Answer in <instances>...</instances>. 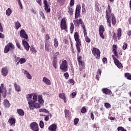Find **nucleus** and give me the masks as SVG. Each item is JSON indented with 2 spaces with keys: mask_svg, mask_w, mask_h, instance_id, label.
<instances>
[{
  "mask_svg": "<svg viewBox=\"0 0 131 131\" xmlns=\"http://www.w3.org/2000/svg\"><path fill=\"white\" fill-rule=\"evenodd\" d=\"M92 54L95 57L96 59H100L101 52L99 49L94 47L92 49Z\"/></svg>",
  "mask_w": 131,
  "mask_h": 131,
  "instance_id": "nucleus-8",
  "label": "nucleus"
},
{
  "mask_svg": "<svg viewBox=\"0 0 131 131\" xmlns=\"http://www.w3.org/2000/svg\"><path fill=\"white\" fill-rule=\"evenodd\" d=\"M2 74L3 76H6L8 75V74L9 73V70L8 69V68H3L1 70Z\"/></svg>",
  "mask_w": 131,
  "mask_h": 131,
  "instance_id": "nucleus-18",
  "label": "nucleus"
},
{
  "mask_svg": "<svg viewBox=\"0 0 131 131\" xmlns=\"http://www.w3.org/2000/svg\"><path fill=\"white\" fill-rule=\"evenodd\" d=\"M102 62L103 64H106V63L108 62V60H107V58L104 57L103 58H102Z\"/></svg>",
  "mask_w": 131,
  "mask_h": 131,
  "instance_id": "nucleus-57",
  "label": "nucleus"
},
{
  "mask_svg": "<svg viewBox=\"0 0 131 131\" xmlns=\"http://www.w3.org/2000/svg\"><path fill=\"white\" fill-rule=\"evenodd\" d=\"M117 32V34L115 33V32L113 33V39H114L115 41H117V38L119 40L120 39L122 35V30H121V28H118Z\"/></svg>",
  "mask_w": 131,
  "mask_h": 131,
  "instance_id": "nucleus-4",
  "label": "nucleus"
},
{
  "mask_svg": "<svg viewBox=\"0 0 131 131\" xmlns=\"http://www.w3.org/2000/svg\"><path fill=\"white\" fill-rule=\"evenodd\" d=\"M127 43L124 42L122 47L123 50H126V49H127Z\"/></svg>",
  "mask_w": 131,
  "mask_h": 131,
  "instance_id": "nucleus-50",
  "label": "nucleus"
},
{
  "mask_svg": "<svg viewBox=\"0 0 131 131\" xmlns=\"http://www.w3.org/2000/svg\"><path fill=\"white\" fill-rule=\"evenodd\" d=\"M57 124H52L49 127L48 129L50 131H57Z\"/></svg>",
  "mask_w": 131,
  "mask_h": 131,
  "instance_id": "nucleus-21",
  "label": "nucleus"
},
{
  "mask_svg": "<svg viewBox=\"0 0 131 131\" xmlns=\"http://www.w3.org/2000/svg\"><path fill=\"white\" fill-rule=\"evenodd\" d=\"M59 97L60 99H62V100H63L64 103H66L67 99H66V96H65V94L60 93L59 94Z\"/></svg>",
  "mask_w": 131,
  "mask_h": 131,
  "instance_id": "nucleus-27",
  "label": "nucleus"
},
{
  "mask_svg": "<svg viewBox=\"0 0 131 131\" xmlns=\"http://www.w3.org/2000/svg\"><path fill=\"white\" fill-rule=\"evenodd\" d=\"M66 118H69L70 117V112L69 110L65 109L64 111Z\"/></svg>",
  "mask_w": 131,
  "mask_h": 131,
  "instance_id": "nucleus-30",
  "label": "nucleus"
},
{
  "mask_svg": "<svg viewBox=\"0 0 131 131\" xmlns=\"http://www.w3.org/2000/svg\"><path fill=\"white\" fill-rule=\"evenodd\" d=\"M74 39L76 42V49L77 51V53L79 54L80 52H81V49H80V47L81 46V41L80 39H79V34L78 32H76L74 34Z\"/></svg>",
  "mask_w": 131,
  "mask_h": 131,
  "instance_id": "nucleus-2",
  "label": "nucleus"
},
{
  "mask_svg": "<svg viewBox=\"0 0 131 131\" xmlns=\"http://www.w3.org/2000/svg\"><path fill=\"white\" fill-rule=\"evenodd\" d=\"M124 76L128 80H130V79H131V74H130V73H125L124 74Z\"/></svg>",
  "mask_w": 131,
  "mask_h": 131,
  "instance_id": "nucleus-35",
  "label": "nucleus"
},
{
  "mask_svg": "<svg viewBox=\"0 0 131 131\" xmlns=\"http://www.w3.org/2000/svg\"><path fill=\"white\" fill-rule=\"evenodd\" d=\"M83 34L85 37V41H86V42H88L89 43L91 42V38H90L89 36H88V32H86V30L83 31Z\"/></svg>",
  "mask_w": 131,
  "mask_h": 131,
  "instance_id": "nucleus-20",
  "label": "nucleus"
},
{
  "mask_svg": "<svg viewBox=\"0 0 131 131\" xmlns=\"http://www.w3.org/2000/svg\"><path fill=\"white\" fill-rule=\"evenodd\" d=\"M79 121V119H78V118L74 119V122L75 125H76L77 124V123H78Z\"/></svg>",
  "mask_w": 131,
  "mask_h": 131,
  "instance_id": "nucleus-52",
  "label": "nucleus"
},
{
  "mask_svg": "<svg viewBox=\"0 0 131 131\" xmlns=\"http://www.w3.org/2000/svg\"><path fill=\"white\" fill-rule=\"evenodd\" d=\"M8 122L10 123V125H14L16 123V119L14 118H10L8 120Z\"/></svg>",
  "mask_w": 131,
  "mask_h": 131,
  "instance_id": "nucleus-24",
  "label": "nucleus"
},
{
  "mask_svg": "<svg viewBox=\"0 0 131 131\" xmlns=\"http://www.w3.org/2000/svg\"><path fill=\"white\" fill-rule=\"evenodd\" d=\"M2 94H3V98L6 99V97H7V89L4 88V84H1L0 86V105H1V101L2 98Z\"/></svg>",
  "mask_w": 131,
  "mask_h": 131,
  "instance_id": "nucleus-10",
  "label": "nucleus"
},
{
  "mask_svg": "<svg viewBox=\"0 0 131 131\" xmlns=\"http://www.w3.org/2000/svg\"><path fill=\"white\" fill-rule=\"evenodd\" d=\"M52 65L55 69H57V60H53Z\"/></svg>",
  "mask_w": 131,
  "mask_h": 131,
  "instance_id": "nucleus-47",
  "label": "nucleus"
},
{
  "mask_svg": "<svg viewBox=\"0 0 131 131\" xmlns=\"http://www.w3.org/2000/svg\"><path fill=\"white\" fill-rule=\"evenodd\" d=\"M112 57L114 60V62L116 65V66L118 67V68H119V69H121V68H123V66H122V64L120 61H119V60L115 57V56L114 55H112Z\"/></svg>",
  "mask_w": 131,
  "mask_h": 131,
  "instance_id": "nucleus-11",
  "label": "nucleus"
},
{
  "mask_svg": "<svg viewBox=\"0 0 131 131\" xmlns=\"http://www.w3.org/2000/svg\"><path fill=\"white\" fill-rule=\"evenodd\" d=\"M46 40H49L50 38V35L48 34H47L45 36Z\"/></svg>",
  "mask_w": 131,
  "mask_h": 131,
  "instance_id": "nucleus-60",
  "label": "nucleus"
},
{
  "mask_svg": "<svg viewBox=\"0 0 131 131\" xmlns=\"http://www.w3.org/2000/svg\"><path fill=\"white\" fill-rule=\"evenodd\" d=\"M34 106L35 107V108H38L40 107V104L38 103H34Z\"/></svg>",
  "mask_w": 131,
  "mask_h": 131,
  "instance_id": "nucleus-56",
  "label": "nucleus"
},
{
  "mask_svg": "<svg viewBox=\"0 0 131 131\" xmlns=\"http://www.w3.org/2000/svg\"><path fill=\"white\" fill-rule=\"evenodd\" d=\"M19 36L21 37V38H25V39H26L27 41H29V39H28V35H27L26 32H25L24 29L20 30L19 33Z\"/></svg>",
  "mask_w": 131,
  "mask_h": 131,
  "instance_id": "nucleus-13",
  "label": "nucleus"
},
{
  "mask_svg": "<svg viewBox=\"0 0 131 131\" xmlns=\"http://www.w3.org/2000/svg\"><path fill=\"white\" fill-rule=\"evenodd\" d=\"M102 74V71H101V70L100 69H98L97 70V74L98 75H100L101 76V74Z\"/></svg>",
  "mask_w": 131,
  "mask_h": 131,
  "instance_id": "nucleus-64",
  "label": "nucleus"
},
{
  "mask_svg": "<svg viewBox=\"0 0 131 131\" xmlns=\"http://www.w3.org/2000/svg\"><path fill=\"white\" fill-rule=\"evenodd\" d=\"M15 50V46H14L11 42L8 43L4 48V53L7 54L10 51H14Z\"/></svg>",
  "mask_w": 131,
  "mask_h": 131,
  "instance_id": "nucleus-7",
  "label": "nucleus"
},
{
  "mask_svg": "<svg viewBox=\"0 0 131 131\" xmlns=\"http://www.w3.org/2000/svg\"><path fill=\"white\" fill-rule=\"evenodd\" d=\"M30 51L33 54H35L37 51H36V49L33 47V46H31L30 47Z\"/></svg>",
  "mask_w": 131,
  "mask_h": 131,
  "instance_id": "nucleus-38",
  "label": "nucleus"
},
{
  "mask_svg": "<svg viewBox=\"0 0 131 131\" xmlns=\"http://www.w3.org/2000/svg\"><path fill=\"white\" fill-rule=\"evenodd\" d=\"M91 119L92 120H94L95 117L94 116V113L93 112L91 113Z\"/></svg>",
  "mask_w": 131,
  "mask_h": 131,
  "instance_id": "nucleus-59",
  "label": "nucleus"
},
{
  "mask_svg": "<svg viewBox=\"0 0 131 131\" xmlns=\"http://www.w3.org/2000/svg\"><path fill=\"white\" fill-rule=\"evenodd\" d=\"M22 42L25 50H26V51H29L30 46H29V43H28V42L25 40V39H23Z\"/></svg>",
  "mask_w": 131,
  "mask_h": 131,
  "instance_id": "nucleus-17",
  "label": "nucleus"
},
{
  "mask_svg": "<svg viewBox=\"0 0 131 131\" xmlns=\"http://www.w3.org/2000/svg\"><path fill=\"white\" fill-rule=\"evenodd\" d=\"M60 28L61 30H64L66 32H68V29H67V23H66L65 17H63L60 21Z\"/></svg>",
  "mask_w": 131,
  "mask_h": 131,
  "instance_id": "nucleus-9",
  "label": "nucleus"
},
{
  "mask_svg": "<svg viewBox=\"0 0 131 131\" xmlns=\"http://www.w3.org/2000/svg\"><path fill=\"white\" fill-rule=\"evenodd\" d=\"M6 14L7 16H10L11 14H12V10L10 8H8V9L6 11Z\"/></svg>",
  "mask_w": 131,
  "mask_h": 131,
  "instance_id": "nucleus-37",
  "label": "nucleus"
},
{
  "mask_svg": "<svg viewBox=\"0 0 131 131\" xmlns=\"http://www.w3.org/2000/svg\"><path fill=\"white\" fill-rule=\"evenodd\" d=\"M39 14L42 17V19H45V18H46V16H45V14L43 13V12L42 11H40Z\"/></svg>",
  "mask_w": 131,
  "mask_h": 131,
  "instance_id": "nucleus-53",
  "label": "nucleus"
},
{
  "mask_svg": "<svg viewBox=\"0 0 131 131\" xmlns=\"http://www.w3.org/2000/svg\"><path fill=\"white\" fill-rule=\"evenodd\" d=\"M43 3L44 4L45 11H46V13H50L51 12V8L48 3V1L43 0Z\"/></svg>",
  "mask_w": 131,
  "mask_h": 131,
  "instance_id": "nucleus-14",
  "label": "nucleus"
},
{
  "mask_svg": "<svg viewBox=\"0 0 131 131\" xmlns=\"http://www.w3.org/2000/svg\"><path fill=\"white\" fill-rule=\"evenodd\" d=\"M29 107L31 110H33V109H35L34 106V102H33L32 101H28Z\"/></svg>",
  "mask_w": 131,
  "mask_h": 131,
  "instance_id": "nucleus-25",
  "label": "nucleus"
},
{
  "mask_svg": "<svg viewBox=\"0 0 131 131\" xmlns=\"http://www.w3.org/2000/svg\"><path fill=\"white\" fill-rule=\"evenodd\" d=\"M105 32V28H104V26L101 25L99 27V35L101 38L104 39L105 38V36H104V32Z\"/></svg>",
  "mask_w": 131,
  "mask_h": 131,
  "instance_id": "nucleus-16",
  "label": "nucleus"
},
{
  "mask_svg": "<svg viewBox=\"0 0 131 131\" xmlns=\"http://www.w3.org/2000/svg\"><path fill=\"white\" fill-rule=\"evenodd\" d=\"M73 23L76 27H79V25H81L82 28H83V31L86 30L85 25H84V23H83L82 19L79 18L78 19V18H77L76 20H73Z\"/></svg>",
  "mask_w": 131,
  "mask_h": 131,
  "instance_id": "nucleus-3",
  "label": "nucleus"
},
{
  "mask_svg": "<svg viewBox=\"0 0 131 131\" xmlns=\"http://www.w3.org/2000/svg\"><path fill=\"white\" fill-rule=\"evenodd\" d=\"M19 62L20 64H24V63H25L26 62V59L25 58H21L19 60Z\"/></svg>",
  "mask_w": 131,
  "mask_h": 131,
  "instance_id": "nucleus-40",
  "label": "nucleus"
},
{
  "mask_svg": "<svg viewBox=\"0 0 131 131\" xmlns=\"http://www.w3.org/2000/svg\"><path fill=\"white\" fill-rule=\"evenodd\" d=\"M113 51H114L115 56H116V57L118 59V58H119V56H118V54H117V45H113Z\"/></svg>",
  "mask_w": 131,
  "mask_h": 131,
  "instance_id": "nucleus-22",
  "label": "nucleus"
},
{
  "mask_svg": "<svg viewBox=\"0 0 131 131\" xmlns=\"http://www.w3.org/2000/svg\"><path fill=\"white\" fill-rule=\"evenodd\" d=\"M18 5L20 9H23V6H22V3H21V1H18Z\"/></svg>",
  "mask_w": 131,
  "mask_h": 131,
  "instance_id": "nucleus-62",
  "label": "nucleus"
},
{
  "mask_svg": "<svg viewBox=\"0 0 131 131\" xmlns=\"http://www.w3.org/2000/svg\"><path fill=\"white\" fill-rule=\"evenodd\" d=\"M14 88L16 92H21V86L17 84L16 82L14 83Z\"/></svg>",
  "mask_w": 131,
  "mask_h": 131,
  "instance_id": "nucleus-29",
  "label": "nucleus"
},
{
  "mask_svg": "<svg viewBox=\"0 0 131 131\" xmlns=\"http://www.w3.org/2000/svg\"><path fill=\"white\" fill-rule=\"evenodd\" d=\"M105 19H106L107 25L110 28L112 27L111 21L113 26H115V24H116V18L114 13H112V9H111L110 5H107V9L105 11Z\"/></svg>",
  "mask_w": 131,
  "mask_h": 131,
  "instance_id": "nucleus-1",
  "label": "nucleus"
},
{
  "mask_svg": "<svg viewBox=\"0 0 131 131\" xmlns=\"http://www.w3.org/2000/svg\"><path fill=\"white\" fill-rule=\"evenodd\" d=\"M104 106L106 109H109V108H111V104L108 102H106L104 103Z\"/></svg>",
  "mask_w": 131,
  "mask_h": 131,
  "instance_id": "nucleus-42",
  "label": "nucleus"
},
{
  "mask_svg": "<svg viewBox=\"0 0 131 131\" xmlns=\"http://www.w3.org/2000/svg\"><path fill=\"white\" fill-rule=\"evenodd\" d=\"M31 99H32V95L31 94H28V95H27V101H29V102L30 101H32L31 100Z\"/></svg>",
  "mask_w": 131,
  "mask_h": 131,
  "instance_id": "nucleus-41",
  "label": "nucleus"
},
{
  "mask_svg": "<svg viewBox=\"0 0 131 131\" xmlns=\"http://www.w3.org/2000/svg\"><path fill=\"white\" fill-rule=\"evenodd\" d=\"M58 3L64 5L65 4V0H57Z\"/></svg>",
  "mask_w": 131,
  "mask_h": 131,
  "instance_id": "nucleus-58",
  "label": "nucleus"
},
{
  "mask_svg": "<svg viewBox=\"0 0 131 131\" xmlns=\"http://www.w3.org/2000/svg\"><path fill=\"white\" fill-rule=\"evenodd\" d=\"M24 74H25V75L26 76L27 78H28V79H32V76H31L30 74H29V72H28L27 71L24 70Z\"/></svg>",
  "mask_w": 131,
  "mask_h": 131,
  "instance_id": "nucleus-31",
  "label": "nucleus"
},
{
  "mask_svg": "<svg viewBox=\"0 0 131 131\" xmlns=\"http://www.w3.org/2000/svg\"><path fill=\"white\" fill-rule=\"evenodd\" d=\"M38 102H39L40 104H43V99H42V97H38Z\"/></svg>",
  "mask_w": 131,
  "mask_h": 131,
  "instance_id": "nucleus-51",
  "label": "nucleus"
},
{
  "mask_svg": "<svg viewBox=\"0 0 131 131\" xmlns=\"http://www.w3.org/2000/svg\"><path fill=\"white\" fill-rule=\"evenodd\" d=\"M39 112H44L45 113H47V114H49L50 113V112L46 108H41L39 110Z\"/></svg>",
  "mask_w": 131,
  "mask_h": 131,
  "instance_id": "nucleus-36",
  "label": "nucleus"
},
{
  "mask_svg": "<svg viewBox=\"0 0 131 131\" xmlns=\"http://www.w3.org/2000/svg\"><path fill=\"white\" fill-rule=\"evenodd\" d=\"M36 3L39 5V6H41L42 3H41V0H36Z\"/></svg>",
  "mask_w": 131,
  "mask_h": 131,
  "instance_id": "nucleus-63",
  "label": "nucleus"
},
{
  "mask_svg": "<svg viewBox=\"0 0 131 131\" xmlns=\"http://www.w3.org/2000/svg\"><path fill=\"white\" fill-rule=\"evenodd\" d=\"M3 104L5 108H10V106H11L10 102L9 101V100H8V99H4Z\"/></svg>",
  "mask_w": 131,
  "mask_h": 131,
  "instance_id": "nucleus-23",
  "label": "nucleus"
},
{
  "mask_svg": "<svg viewBox=\"0 0 131 131\" xmlns=\"http://www.w3.org/2000/svg\"><path fill=\"white\" fill-rule=\"evenodd\" d=\"M74 6V0H70V7H73Z\"/></svg>",
  "mask_w": 131,
  "mask_h": 131,
  "instance_id": "nucleus-55",
  "label": "nucleus"
},
{
  "mask_svg": "<svg viewBox=\"0 0 131 131\" xmlns=\"http://www.w3.org/2000/svg\"><path fill=\"white\" fill-rule=\"evenodd\" d=\"M39 126L41 128H43V127H45V123L42 120L39 122Z\"/></svg>",
  "mask_w": 131,
  "mask_h": 131,
  "instance_id": "nucleus-44",
  "label": "nucleus"
},
{
  "mask_svg": "<svg viewBox=\"0 0 131 131\" xmlns=\"http://www.w3.org/2000/svg\"><path fill=\"white\" fill-rule=\"evenodd\" d=\"M70 31L71 33H73V31H74V25L73 23H70Z\"/></svg>",
  "mask_w": 131,
  "mask_h": 131,
  "instance_id": "nucleus-34",
  "label": "nucleus"
},
{
  "mask_svg": "<svg viewBox=\"0 0 131 131\" xmlns=\"http://www.w3.org/2000/svg\"><path fill=\"white\" fill-rule=\"evenodd\" d=\"M86 108L85 107L83 106L81 110V113H86Z\"/></svg>",
  "mask_w": 131,
  "mask_h": 131,
  "instance_id": "nucleus-49",
  "label": "nucleus"
},
{
  "mask_svg": "<svg viewBox=\"0 0 131 131\" xmlns=\"http://www.w3.org/2000/svg\"><path fill=\"white\" fill-rule=\"evenodd\" d=\"M68 12L70 16H72L73 15V8L70 6L68 7Z\"/></svg>",
  "mask_w": 131,
  "mask_h": 131,
  "instance_id": "nucleus-33",
  "label": "nucleus"
},
{
  "mask_svg": "<svg viewBox=\"0 0 131 131\" xmlns=\"http://www.w3.org/2000/svg\"><path fill=\"white\" fill-rule=\"evenodd\" d=\"M81 59H82V57L81 56H79L77 57V61L79 67V71H82V70L84 69V67H85V63L84 61H82V60Z\"/></svg>",
  "mask_w": 131,
  "mask_h": 131,
  "instance_id": "nucleus-5",
  "label": "nucleus"
},
{
  "mask_svg": "<svg viewBox=\"0 0 131 131\" xmlns=\"http://www.w3.org/2000/svg\"><path fill=\"white\" fill-rule=\"evenodd\" d=\"M42 81L46 83V84H47L48 85H50L51 84V81L49 80V79L47 78L46 77H43Z\"/></svg>",
  "mask_w": 131,
  "mask_h": 131,
  "instance_id": "nucleus-32",
  "label": "nucleus"
},
{
  "mask_svg": "<svg viewBox=\"0 0 131 131\" xmlns=\"http://www.w3.org/2000/svg\"><path fill=\"white\" fill-rule=\"evenodd\" d=\"M17 113L18 114V115H19V116H24V114H25L24 111H23L22 109H17Z\"/></svg>",
  "mask_w": 131,
  "mask_h": 131,
  "instance_id": "nucleus-28",
  "label": "nucleus"
},
{
  "mask_svg": "<svg viewBox=\"0 0 131 131\" xmlns=\"http://www.w3.org/2000/svg\"><path fill=\"white\" fill-rule=\"evenodd\" d=\"M51 48H52V44H50L49 43H45V50L47 52H50V50H51Z\"/></svg>",
  "mask_w": 131,
  "mask_h": 131,
  "instance_id": "nucleus-26",
  "label": "nucleus"
},
{
  "mask_svg": "<svg viewBox=\"0 0 131 131\" xmlns=\"http://www.w3.org/2000/svg\"><path fill=\"white\" fill-rule=\"evenodd\" d=\"M36 101H37V96L34 95L33 96V101L32 100V102L33 103H35V102H36Z\"/></svg>",
  "mask_w": 131,
  "mask_h": 131,
  "instance_id": "nucleus-46",
  "label": "nucleus"
},
{
  "mask_svg": "<svg viewBox=\"0 0 131 131\" xmlns=\"http://www.w3.org/2000/svg\"><path fill=\"white\" fill-rule=\"evenodd\" d=\"M101 92L103 93V94H105V95H110L111 94H112L111 90L108 88H102Z\"/></svg>",
  "mask_w": 131,
  "mask_h": 131,
  "instance_id": "nucleus-19",
  "label": "nucleus"
},
{
  "mask_svg": "<svg viewBox=\"0 0 131 131\" xmlns=\"http://www.w3.org/2000/svg\"><path fill=\"white\" fill-rule=\"evenodd\" d=\"M15 27L16 29H19V28L21 27V24H20V23H19V21H17L15 23Z\"/></svg>",
  "mask_w": 131,
  "mask_h": 131,
  "instance_id": "nucleus-43",
  "label": "nucleus"
},
{
  "mask_svg": "<svg viewBox=\"0 0 131 131\" xmlns=\"http://www.w3.org/2000/svg\"><path fill=\"white\" fill-rule=\"evenodd\" d=\"M30 127L33 131H39L38 124L35 122H33L30 124Z\"/></svg>",
  "mask_w": 131,
  "mask_h": 131,
  "instance_id": "nucleus-12",
  "label": "nucleus"
},
{
  "mask_svg": "<svg viewBox=\"0 0 131 131\" xmlns=\"http://www.w3.org/2000/svg\"><path fill=\"white\" fill-rule=\"evenodd\" d=\"M59 68L62 70V72L68 71V63H67V60H64L62 61Z\"/></svg>",
  "mask_w": 131,
  "mask_h": 131,
  "instance_id": "nucleus-6",
  "label": "nucleus"
},
{
  "mask_svg": "<svg viewBox=\"0 0 131 131\" xmlns=\"http://www.w3.org/2000/svg\"><path fill=\"white\" fill-rule=\"evenodd\" d=\"M54 47L58 48L59 46V42H58V39L56 38H54Z\"/></svg>",
  "mask_w": 131,
  "mask_h": 131,
  "instance_id": "nucleus-39",
  "label": "nucleus"
},
{
  "mask_svg": "<svg viewBox=\"0 0 131 131\" xmlns=\"http://www.w3.org/2000/svg\"><path fill=\"white\" fill-rule=\"evenodd\" d=\"M71 96H72V99H73L74 98V97H75V96H76V92H73L71 94Z\"/></svg>",
  "mask_w": 131,
  "mask_h": 131,
  "instance_id": "nucleus-61",
  "label": "nucleus"
},
{
  "mask_svg": "<svg viewBox=\"0 0 131 131\" xmlns=\"http://www.w3.org/2000/svg\"><path fill=\"white\" fill-rule=\"evenodd\" d=\"M117 130L118 131H127L126 129L124 128V127L122 126H119L117 128Z\"/></svg>",
  "mask_w": 131,
  "mask_h": 131,
  "instance_id": "nucleus-45",
  "label": "nucleus"
},
{
  "mask_svg": "<svg viewBox=\"0 0 131 131\" xmlns=\"http://www.w3.org/2000/svg\"><path fill=\"white\" fill-rule=\"evenodd\" d=\"M63 76H64L66 79H68V78H69V74L67 72L63 74Z\"/></svg>",
  "mask_w": 131,
  "mask_h": 131,
  "instance_id": "nucleus-54",
  "label": "nucleus"
},
{
  "mask_svg": "<svg viewBox=\"0 0 131 131\" xmlns=\"http://www.w3.org/2000/svg\"><path fill=\"white\" fill-rule=\"evenodd\" d=\"M79 17H80V6L77 5L76 7L75 18L78 19Z\"/></svg>",
  "mask_w": 131,
  "mask_h": 131,
  "instance_id": "nucleus-15",
  "label": "nucleus"
},
{
  "mask_svg": "<svg viewBox=\"0 0 131 131\" xmlns=\"http://www.w3.org/2000/svg\"><path fill=\"white\" fill-rule=\"evenodd\" d=\"M68 81V83H71L72 85H74V83H75V82H74V80H73V79H69Z\"/></svg>",
  "mask_w": 131,
  "mask_h": 131,
  "instance_id": "nucleus-48",
  "label": "nucleus"
}]
</instances>
